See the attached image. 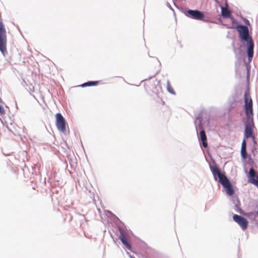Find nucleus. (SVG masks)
<instances>
[{"label":"nucleus","instance_id":"f257e3e1","mask_svg":"<svg viewBox=\"0 0 258 258\" xmlns=\"http://www.w3.org/2000/svg\"><path fill=\"white\" fill-rule=\"evenodd\" d=\"M244 106L247 120L245 123L244 137L246 138L253 137L252 136V101L248 92L244 93Z\"/></svg>","mask_w":258,"mask_h":258},{"label":"nucleus","instance_id":"f03ea898","mask_svg":"<svg viewBox=\"0 0 258 258\" xmlns=\"http://www.w3.org/2000/svg\"><path fill=\"white\" fill-rule=\"evenodd\" d=\"M237 30L239 33V38L241 42H246L247 45V55L249 60H251L253 54L254 44L251 36L249 35L247 27L243 25L237 26Z\"/></svg>","mask_w":258,"mask_h":258},{"label":"nucleus","instance_id":"7ed1b4c3","mask_svg":"<svg viewBox=\"0 0 258 258\" xmlns=\"http://www.w3.org/2000/svg\"><path fill=\"white\" fill-rule=\"evenodd\" d=\"M211 169L215 179H217L216 176H217L219 178V182L223 186L230 182L229 180L227 179L226 176L221 173L217 166H214L211 167Z\"/></svg>","mask_w":258,"mask_h":258},{"label":"nucleus","instance_id":"20e7f679","mask_svg":"<svg viewBox=\"0 0 258 258\" xmlns=\"http://www.w3.org/2000/svg\"><path fill=\"white\" fill-rule=\"evenodd\" d=\"M56 126L57 129L62 133H64L66 131V122L60 113H57L55 115Z\"/></svg>","mask_w":258,"mask_h":258},{"label":"nucleus","instance_id":"39448f33","mask_svg":"<svg viewBox=\"0 0 258 258\" xmlns=\"http://www.w3.org/2000/svg\"><path fill=\"white\" fill-rule=\"evenodd\" d=\"M233 219L234 221L238 224V225L243 230H245L247 228L248 226V222L245 218L241 216L235 214L233 216Z\"/></svg>","mask_w":258,"mask_h":258},{"label":"nucleus","instance_id":"423d86ee","mask_svg":"<svg viewBox=\"0 0 258 258\" xmlns=\"http://www.w3.org/2000/svg\"><path fill=\"white\" fill-rule=\"evenodd\" d=\"M186 13L187 15L190 16L192 18L197 20H202L204 18L203 13L198 10H189Z\"/></svg>","mask_w":258,"mask_h":258},{"label":"nucleus","instance_id":"0eeeda50","mask_svg":"<svg viewBox=\"0 0 258 258\" xmlns=\"http://www.w3.org/2000/svg\"><path fill=\"white\" fill-rule=\"evenodd\" d=\"M201 140L202 141V145L204 148H206L208 146L207 136L204 130H202L200 133Z\"/></svg>","mask_w":258,"mask_h":258},{"label":"nucleus","instance_id":"6e6552de","mask_svg":"<svg viewBox=\"0 0 258 258\" xmlns=\"http://www.w3.org/2000/svg\"><path fill=\"white\" fill-rule=\"evenodd\" d=\"M223 187L225 188L226 191L227 195L229 196H232L233 194L234 189L230 182L224 185Z\"/></svg>","mask_w":258,"mask_h":258},{"label":"nucleus","instance_id":"1a4fd4ad","mask_svg":"<svg viewBox=\"0 0 258 258\" xmlns=\"http://www.w3.org/2000/svg\"><path fill=\"white\" fill-rule=\"evenodd\" d=\"M222 16L225 18H228L230 17L231 12L227 8H221Z\"/></svg>","mask_w":258,"mask_h":258},{"label":"nucleus","instance_id":"9d476101","mask_svg":"<svg viewBox=\"0 0 258 258\" xmlns=\"http://www.w3.org/2000/svg\"><path fill=\"white\" fill-rule=\"evenodd\" d=\"M246 141L244 139L241 145V156L244 158H245L246 157L247 153H246Z\"/></svg>","mask_w":258,"mask_h":258},{"label":"nucleus","instance_id":"9b49d317","mask_svg":"<svg viewBox=\"0 0 258 258\" xmlns=\"http://www.w3.org/2000/svg\"><path fill=\"white\" fill-rule=\"evenodd\" d=\"M119 239L122 242L128 240L127 234L123 230L120 231Z\"/></svg>","mask_w":258,"mask_h":258},{"label":"nucleus","instance_id":"f8f14e48","mask_svg":"<svg viewBox=\"0 0 258 258\" xmlns=\"http://www.w3.org/2000/svg\"><path fill=\"white\" fill-rule=\"evenodd\" d=\"M256 173L255 170L252 168H251L249 169V182H250V179L251 178H254V177L255 176Z\"/></svg>","mask_w":258,"mask_h":258},{"label":"nucleus","instance_id":"ddd939ff","mask_svg":"<svg viewBox=\"0 0 258 258\" xmlns=\"http://www.w3.org/2000/svg\"><path fill=\"white\" fill-rule=\"evenodd\" d=\"M98 82H87L85 83L80 85L81 86L84 87L86 86H95L97 84Z\"/></svg>","mask_w":258,"mask_h":258},{"label":"nucleus","instance_id":"4468645a","mask_svg":"<svg viewBox=\"0 0 258 258\" xmlns=\"http://www.w3.org/2000/svg\"><path fill=\"white\" fill-rule=\"evenodd\" d=\"M167 88L168 91L170 93H171L172 94H175V92L174 91L173 89L172 88V86H171V85L170 84L169 82H167Z\"/></svg>","mask_w":258,"mask_h":258},{"label":"nucleus","instance_id":"2eb2a0df","mask_svg":"<svg viewBox=\"0 0 258 258\" xmlns=\"http://www.w3.org/2000/svg\"><path fill=\"white\" fill-rule=\"evenodd\" d=\"M27 88L26 89L31 91V92H34V87L31 83H29V84L26 85Z\"/></svg>","mask_w":258,"mask_h":258},{"label":"nucleus","instance_id":"dca6fc26","mask_svg":"<svg viewBox=\"0 0 258 258\" xmlns=\"http://www.w3.org/2000/svg\"><path fill=\"white\" fill-rule=\"evenodd\" d=\"M122 243L128 249H131L132 246L131 244L128 242V240L122 242Z\"/></svg>","mask_w":258,"mask_h":258},{"label":"nucleus","instance_id":"f3484780","mask_svg":"<svg viewBox=\"0 0 258 258\" xmlns=\"http://www.w3.org/2000/svg\"><path fill=\"white\" fill-rule=\"evenodd\" d=\"M250 182L253 184L258 187V181H256L254 178H251L250 179Z\"/></svg>","mask_w":258,"mask_h":258},{"label":"nucleus","instance_id":"a211bd4d","mask_svg":"<svg viewBox=\"0 0 258 258\" xmlns=\"http://www.w3.org/2000/svg\"><path fill=\"white\" fill-rule=\"evenodd\" d=\"M4 114H5V110L4 107L0 105V114L3 115Z\"/></svg>","mask_w":258,"mask_h":258},{"label":"nucleus","instance_id":"6ab92c4d","mask_svg":"<svg viewBox=\"0 0 258 258\" xmlns=\"http://www.w3.org/2000/svg\"><path fill=\"white\" fill-rule=\"evenodd\" d=\"M258 214V212H255V213H249V216H253L254 215V217H256V215Z\"/></svg>","mask_w":258,"mask_h":258},{"label":"nucleus","instance_id":"aec40b11","mask_svg":"<svg viewBox=\"0 0 258 258\" xmlns=\"http://www.w3.org/2000/svg\"><path fill=\"white\" fill-rule=\"evenodd\" d=\"M162 103L163 104H164V101H162Z\"/></svg>","mask_w":258,"mask_h":258}]
</instances>
